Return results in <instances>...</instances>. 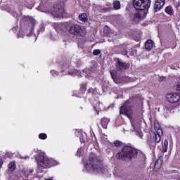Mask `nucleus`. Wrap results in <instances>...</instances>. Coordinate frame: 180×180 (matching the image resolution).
Here are the masks:
<instances>
[{
  "mask_svg": "<svg viewBox=\"0 0 180 180\" xmlns=\"http://www.w3.org/2000/svg\"><path fill=\"white\" fill-rule=\"evenodd\" d=\"M137 157V150L129 146H124L120 152L117 153L116 158L122 161H131Z\"/></svg>",
  "mask_w": 180,
  "mask_h": 180,
  "instance_id": "1",
  "label": "nucleus"
},
{
  "mask_svg": "<svg viewBox=\"0 0 180 180\" xmlns=\"http://www.w3.org/2000/svg\"><path fill=\"white\" fill-rule=\"evenodd\" d=\"M37 162L39 168H50V167L58 164L57 160H54L52 158H49L48 157L43 155H39L37 158Z\"/></svg>",
  "mask_w": 180,
  "mask_h": 180,
  "instance_id": "2",
  "label": "nucleus"
},
{
  "mask_svg": "<svg viewBox=\"0 0 180 180\" xmlns=\"http://www.w3.org/2000/svg\"><path fill=\"white\" fill-rule=\"evenodd\" d=\"M133 5L135 9L137 11H148L151 5V1L150 0H134Z\"/></svg>",
  "mask_w": 180,
  "mask_h": 180,
  "instance_id": "3",
  "label": "nucleus"
},
{
  "mask_svg": "<svg viewBox=\"0 0 180 180\" xmlns=\"http://www.w3.org/2000/svg\"><path fill=\"white\" fill-rule=\"evenodd\" d=\"M70 33L75 36H85L86 34V29L79 25H72L70 28Z\"/></svg>",
  "mask_w": 180,
  "mask_h": 180,
  "instance_id": "4",
  "label": "nucleus"
},
{
  "mask_svg": "<svg viewBox=\"0 0 180 180\" xmlns=\"http://www.w3.org/2000/svg\"><path fill=\"white\" fill-rule=\"evenodd\" d=\"M166 98L169 103H176L180 99V96L176 93H169Z\"/></svg>",
  "mask_w": 180,
  "mask_h": 180,
  "instance_id": "5",
  "label": "nucleus"
},
{
  "mask_svg": "<svg viewBox=\"0 0 180 180\" xmlns=\"http://www.w3.org/2000/svg\"><path fill=\"white\" fill-rule=\"evenodd\" d=\"M85 167L86 168V169H91V168L95 174H103V169H102V167L99 165H96L94 166L92 163H87L85 165Z\"/></svg>",
  "mask_w": 180,
  "mask_h": 180,
  "instance_id": "6",
  "label": "nucleus"
},
{
  "mask_svg": "<svg viewBox=\"0 0 180 180\" xmlns=\"http://www.w3.org/2000/svg\"><path fill=\"white\" fill-rule=\"evenodd\" d=\"M155 129L156 130L155 141V143H160L161 141V136H162V129L160 128V124L155 123Z\"/></svg>",
  "mask_w": 180,
  "mask_h": 180,
  "instance_id": "7",
  "label": "nucleus"
},
{
  "mask_svg": "<svg viewBox=\"0 0 180 180\" xmlns=\"http://www.w3.org/2000/svg\"><path fill=\"white\" fill-rule=\"evenodd\" d=\"M146 15L147 11L139 10V11L132 15V19H134V20H140V19H144Z\"/></svg>",
  "mask_w": 180,
  "mask_h": 180,
  "instance_id": "8",
  "label": "nucleus"
},
{
  "mask_svg": "<svg viewBox=\"0 0 180 180\" xmlns=\"http://www.w3.org/2000/svg\"><path fill=\"white\" fill-rule=\"evenodd\" d=\"M120 115H125L127 116L129 119L131 117V108L130 107H127V105L125 103L122 107H121Z\"/></svg>",
  "mask_w": 180,
  "mask_h": 180,
  "instance_id": "9",
  "label": "nucleus"
},
{
  "mask_svg": "<svg viewBox=\"0 0 180 180\" xmlns=\"http://www.w3.org/2000/svg\"><path fill=\"white\" fill-rule=\"evenodd\" d=\"M164 5H165V0H156L154 4L155 12L161 11L164 8Z\"/></svg>",
  "mask_w": 180,
  "mask_h": 180,
  "instance_id": "10",
  "label": "nucleus"
},
{
  "mask_svg": "<svg viewBox=\"0 0 180 180\" xmlns=\"http://www.w3.org/2000/svg\"><path fill=\"white\" fill-rule=\"evenodd\" d=\"M54 15L56 16V18H63L64 15H65V11L64 10V8L60 7V8H58L56 11Z\"/></svg>",
  "mask_w": 180,
  "mask_h": 180,
  "instance_id": "11",
  "label": "nucleus"
},
{
  "mask_svg": "<svg viewBox=\"0 0 180 180\" xmlns=\"http://www.w3.org/2000/svg\"><path fill=\"white\" fill-rule=\"evenodd\" d=\"M162 167V160L161 158L158 159L155 162L154 171H160Z\"/></svg>",
  "mask_w": 180,
  "mask_h": 180,
  "instance_id": "12",
  "label": "nucleus"
},
{
  "mask_svg": "<svg viewBox=\"0 0 180 180\" xmlns=\"http://www.w3.org/2000/svg\"><path fill=\"white\" fill-rule=\"evenodd\" d=\"M145 46L146 50H151L154 47V42H153V40L148 39L145 43Z\"/></svg>",
  "mask_w": 180,
  "mask_h": 180,
  "instance_id": "13",
  "label": "nucleus"
},
{
  "mask_svg": "<svg viewBox=\"0 0 180 180\" xmlns=\"http://www.w3.org/2000/svg\"><path fill=\"white\" fill-rule=\"evenodd\" d=\"M117 70H124V69L127 68V64H126L120 60H118L117 62Z\"/></svg>",
  "mask_w": 180,
  "mask_h": 180,
  "instance_id": "14",
  "label": "nucleus"
},
{
  "mask_svg": "<svg viewBox=\"0 0 180 180\" xmlns=\"http://www.w3.org/2000/svg\"><path fill=\"white\" fill-rule=\"evenodd\" d=\"M8 168L10 172H13L16 169V164L14 162H11L8 165Z\"/></svg>",
  "mask_w": 180,
  "mask_h": 180,
  "instance_id": "15",
  "label": "nucleus"
},
{
  "mask_svg": "<svg viewBox=\"0 0 180 180\" xmlns=\"http://www.w3.org/2000/svg\"><path fill=\"white\" fill-rule=\"evenodd\" d=\"M79 20H82V22H88V16L86 15V13H84L81 14L79 16Z\"/></svg>",
  "mask_w": 180,
  "mask_h": 180,
  "instance_id": "16",
  "label": "nucleus"
},
{
  "mask_svg": "<svg viewBox=\"0 0 180 180\" xmlns=\"http://www.w3.org/2000/svg\"><path fill=\"white\" fill-rule=\"evenodd\" d=\"M108 123H109V119L103 118L101 120V124H102L103 129H107Z\"/></svg>",
  "mask_w": 180,
  "mask_h": 180,
  "instance_id": "17",
  "label": "nucleus"
},
{
  "mask_svg": "<svg viewBox=\"0 0 180 180\" xmlns=\"http://www.w3.org/2000/svg\"><path fill=\"white\" fill-rule=\"evenodd\" d=\"M165 12L166 13H167L168 15H174V9H172V6H167L165 9Z\"/></svg>",
  "mask_w": 180,
  "mask_h": 180,
  "instance_id": "18",
  "label": "nucleus"
},
{
  "mask_svg": "<svg viewBox=\"0 0 180 180\" xmlns=\"http://www.w3.org/2000/svg\"><path fill=\"white\" fill-rule=\"evenodd\" d=\"M23 172L25 176H29V175H32L33 174V170L27 169H25Z\"/></svg>",
  "mask_w": 180,
  "mask_h": 180,
  "instance_id": "19",
  "label": "nucleus"
},
{
  "mask_svg": "<svg viewBox=\"0 0 180 180\" xmlns=\"http://www.w3.org/2000/svg\"><path fill=\"white\" fill-rule=\"evenodd\" d=\"M162 147H163V153H167V150H168V141H164Z\"/></svg>",
  "mask_w": 180,
  "mask_h": 180,
  "instance_id": "20",
  "label": "nucleus"
},
{
  "mask_svg": "<svg viewBox=\"0 0 180 180\" xmlns=\"http://www.w3.org/2000/svg\"><path fill=\"white\" fill-rule=\"evenodd\" d=\"M114 9H120V1H115L114 4Z\"/></svg>",
  "mask_w": 180,
  "mask_h": 180,
  "instance_id": "21",
  "label": "nucleus"
},
{
  "mask_svg": "<svg viewBox=\"0 0 180 180\" xmlns=\"http://www.w3.org/2000/svg\"><path fill=\"white\" fill-rule=\"evenodd\" d=\"M136 136H139L140 139H143V132L140 129H136Z\"/></svg>",
  "mask_w": 180,
  "mask_h": 180,
  "instance_id": "22",
  "label": "nucleus"
},
{
  "mask_svg": "<svg viewBox=\"0 0 180 180\" xmlns=\"http://www.w3.org/2000/svg\"><path fill=\"white\" fill-rule=\"evenodd\" d=\"M39 138L41 140H46L47 139V134H44V133H41L39 135Z\"/></svg>",
  "mask_w": 180,
  "mask_h": 180,
  "instance_id": "23",
  "label": "nucleus"
},
{
  "mask_svg": "<svg viewBox=\"0 0 180 180\" xmlns=\"http://www.w3.org/2000/svg\"><path fill=\"white\" fill-rule=\"evenodd\" d=\"M103 32L105 34H109L110 33V28L108 26H105Z\"/></svg>",
  "mask_w": 180,
  "mask_h": 180,
  "instance_id": "24",
  "label": "nucleus"
},
{
  "mask_svg": "<svg viewBox=\"0 0 180 180\" xmlns=\"http://www.w3.org/2000/svg\"><path fill=\"white\" fill-rule=\"evenodd\" d=\"M93 54L94 56H99V54H101V50L98 49H96L93 51Z\"/></svg>",
  "mask_w": 180,
  "mask_h": 180,
  "instance_id": "25",
  "label": "nucleus"
},
{
  "mask_svg": "<svg viewBox=\"0 0 180 180\" xmlns=\"http://www.w3.org/2000/svg\"><path fill=\"white\" fill-rule=\"evenodd\" d=\"M110 74L112 79H115V78H116V72L115 70H112L110 72Z\"/></svg>",
  "mask_w": 180,
  "mask_h": 180,
  "instance_id": "26",
  "label": "nucleus"
},
{
  "mask_svg": "<svg viewBox=\"0 0 180 180\" xmlns=\"http://www.w3.org/2000/svg\"><path fill=\"white\" fill-rule=\"evenodd\" d=\"M165 79H167V77H164V76H162V77H159L158 81L160 82H164V81H165Z\"/></svg>",
  "mask_w": 180,
  "mask_h": 180,
  "instance_id": "27",
  "label": "nucleus"
},
{
  "mask_svg": "<svg viewBox=\"0 0 180 180\" xmlns=\"http://www.w3.org/2000/svg\"><path fill=\"white\" fill-rule=\"evenodd\" d=\"M114 144H115V147H119V146H120L122 143L120 141H117L115 142Z\"/></svg>",
  "mask_w": 180,
  "mask_h": 180,
  "instance_id": "28",
  "label": "nucleus"
},
{
  "mask_svg": "<svg viewBox=\"0 0 180 180\" xmlns=\"http://www.w3.org/2000/svg\"><path fill=\"white\" fill-rule=\"evenodd\" d=\"M72 75H79V72L77 70H73Z\"/></svg>",
  "mask_w": 180,
  "mask_h": 180,
  "instance_id": "29",
  "label": "nucleus"
},
{
  "mask_svg": "<svg viewBox=\"0 0 180 180\" xmlns=\"http://www.w3.org/2000/svg\"><path fill=\"white\" fill-rule=\"evenodd\" d=\"M3 165H4V160L2 159H0V168L2 167Z\"/></svg>",
  "mask_w": 180,
  "mask_h": 180,
  "instance_id": "30",
  "label": "nucleus"
},
{
  "mask_svg": "<svg viewBox=\"0 0 180 180\" xmlns=\"http://www.w3.org/2000/svg\"><path fill=\"white\" fill-rule=\"evenodd\" d=\"M131 124L134 127L135 129H137V127H139V126L133 124V122L131 123Z\"/></svg>",
  "mask_w": 180,
  "mask_h": 180,
  "instance_id": "31",
  "label": "nucleus"
},
{
  "mask_svg": "<svg viewBox=\"0 0 180 180\" xmlns=\"http://www.w3.org/2000/svg\"><path fill=\"white\" fill-rule=\"evenodd\" d=\"M82 150H81V149H79V150H77V154L79 153H81Z\"/></svg>",
  "mask_w": 180,
  "mask_h": 180,
  "instance_id": "32",
  "label": "nucleus"
}]
</instances>
